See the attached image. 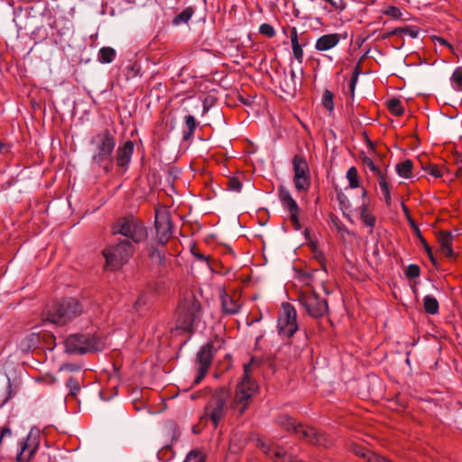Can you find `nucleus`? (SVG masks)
<instances>
[{
  "label": "nucleus",
  "mask_w": 462,
  "mask_h": 462,
  "mask_svg": "<svg viewBox=\"0 0 462 462\" xmlns=\"http://www.w3.org/2000/svg\"><path fill=\"white\" fill-rule=\"evenodd\" d=\"M176 328L192 333L202 317V307L193 291L183 293L177 307Z\"/></svg>",
  "instance_id": "f257e3e1"
},
{
  "label": "nucleus",
  "mask_w": 462,
  "mask_h": 462,
  "mask_svg": "<svg viewBox=\"0 0 462 462\" xmlns=\"http://www.w3.org/2000/svg\"><path fill=\"white\" fill-rule=\"evenodd\" d=\"M82 312L81 303L74 298H68L47 303L42 315L43 320L62 326L80 316Z\"/></svg>",
  "instance_id": "f03ea898"
},
{
  "label": "nucleus",
  "mask_w": 462,
  "mask_h": 462,
  "mask_svg": "<svg viewBox=\"0 0 462 462\" xmlns=\"http://www.w3.org/2000/svg\"><path fill=\"white\" fill-rule=\"evenodd\" d=\"M135 252L134 245L128 239H118L116 243L106 246L102 254L105 257L104 269L116 272L133 257Z\"/></svg>",
  "instance_id": "7ed1b4c3"
},
{
  "label": "nucleus",
  "mask_w": 462,
  "mask_h": 462,
  "mask_svg": "<svg viewBox=\"0 0 462 462\" xmlns=\"http://www.w3.org/2000/svg\"><path fill=\"white\" fill-rule=\"evenodd\" d=\"M249 367L248 364L244 365V378L237 385L230 403V408L236 418L244 415L258 390L256 382L249 377Z\"/></svg>",
  "instance_id": "20e7f679"
},
{
  "label": "nucleus",
  "mask_w": 462,
  "mask_h": 462,
  "mask_svg": "<svg viewBox=\"0 0 462 462\" xmlns=\"http://www.w3.org/2000/svg\"><path fill=\"white\" fill-rule=\"evenodd\" d=\"M231 393L227 387L216 388L204 407L201 419L209 420L213 428L217 429L227 413Z\"/></svg>",
  "instance_id": "39448f33"
},
{
  "label": "nucleus",
  "mask_w": 462,
  "mask_h": 462,
  "mask_svg": "<svg viewBox=\"0 0 462 462\" xmlns=\"http://www.w3.org/2000/svg\"><path fill=\"white\" fill-rule=\"evenodd\" d=\"M297 300L306 313L313 319H320L328 312V300L321 298L310 283L300 288Z\"/></svg>",
  "instance_id": "423d86ee"
},
{
  "label": "nucleus",
  "mask_w": 462,
  "mask_h": 462,
  "mask_svg": "<svg viewBox=\"0 0 462 462\" xmlns=\"http://www.w3.org/2000/svg\"><path fill=\"white\" fill-rule=\"evenodd\" d=\"M64 344L66 352L80 355L99 352L105 347V343L99 337L89 333L71 334L65 339Z\"/></svg>",
  "instance_id": "0eeeda50"
},
{
  "label": "nucleus",
  "mask_w": 462,
  "mask_h": 462,
  "mask_svg": "<svg viewBox=\"0 0 462 462\" xmlns=\"http://www.w3.org/2000/svg\"><path fill=\"white\" fill-rule=\"evenodd\" d=\"M113 235H121L134 245L146 239L148 233L143 222L133 216L122 217L116 220L112 226Z\"/></svg>",
  "instance_id": "6e6552de"
},
{
  "label": "nucleus",
  "mask_w": 462,
  "mask_h": 462,
  "mask_svg": "<svg viewBox=\"0 0 462 462\" xmlns=\"http://www.w3.org/2000/svg\"><path fill=\"white\" fill-rule=\"evenodd\" d=\"M90 143L95 146L96 153L92 156V162L101 166L105 162H111V157L116 147V134L109 129H104L97 133Z\"/></svg>",
  "instance_id": "1a4fd4ad"
},
{
  "label": "nucleus",
  "mask_w": 462,
  "mask_h": 462,
  "mask_svg": "<svg viewBox=\"0 0 462 462\" xmlns=\"http://www.w3.org/2000/svg\"><path fill=\"white\" fill-rule=\"evenodd\" d=\"M293 170V185L299 193L307 192L311 185L310 167L307 160L302 153H297L293 156L292 161Z\"/></svg>",
  "instance_id": "9d476101"
},
{
  "label": "nucleus",
  "mask_w": 462,
  "mask_h": 462,
  "mask_svg": "<svg viewBox=\"0 0 462 462\" xmlns=\"http://www.w3.org/2000/svg\"><path fill=\"white\" fill-rule=\"evenodd\" d=\"M41 442V431L32 428L27 437L19 442L20 451L16 456L17 462H30L37 453Z\"/></svg>",
  "instance_id": "9b49d317"
},
{
  "label": "nucleus",
  "mask_w": 462,
  "mask_h": 462,
  "mask_svg": "<svg viewBox=\"0 0 462 462\" xmlns=\"http://www.w3.org/2000/svg\"><path fill=\"white\" fill-rule=\"evenodd\" d=\"M216 352L217 347H215L213 342H208L200 347L196 357V361L199 365V373L195 377L192 385L200 383V382L204 379L209 366L211 365Z\"/></svg>",
  "instance_id": "f8f14e48"
},
{
  "label": "nucleus",
  "mask_w": 462,
  "mask_h": 462,
  "mask_svg": "<svg viewBox=\"0 0 462 462\" xmlns=\"http://www.w3.org/2000/svg\"><path fill=\"white\" fill-rule=\"evenodd\" d=\"M283 315L278 319L280 334L291 337L298 330L297 312L295 308L289 302L282 303Z\"/></svg>",
  "instance_id": "ddd939ff"
},
{
  "label": "nucleus",
  "mask_w": 462,
  "mask_h": 462,
  "mask_svg": "<svg viewBox=\"0 0 462 462\" xmlns=\"http://www.w3.org/2000/svg\"><path fill=\"white\" fill-rule=\"evenodd\" d=\"M156 240L161 245H165L172 236V221L170 212L155 211Z\"/></svg>",
  "instance_id": "4468645a"
},
{
  "label": "nucleus",
  "mask_w": 462,
  "mask_h": 462,
  "mask_svg": "<svg viewBox=\"0 0 462 462\" xmlns=\"http://www.w3.org/2000/svg\"><path fill=\"white\" fill-rule=\"evenodd\" d=\"M299 439L316 446L328 445V437L315 428L299 423L294 433Z\"/></svg>",
  "instance_id": "2eb2a0df"
},
{
  "label": "nucleus",
  "mask_w": 462,
  "mask_h": 462,
  "mask_svg": "<svg viewBox=\"0 0 462 462\" xmlns=\"http://www.w3.org/2000/svg\"><path fill=\"white\" fill-rule=\"evenodd\" d=\"M256 447L274 462H289L291 457H294L291 455H287L282 448L275 446L272 442H265L260 438L256 439Z\"/></svg>",
  "instance_id": "dca6fc26"
},
{
  "label": "nucleus",
  "mask_w": 462,
  "mask_h": 462,
  "mask_svg": "<svg viewBox=\"0 0 462 462\" xmlns=\"http://www.w3.org/2000/svg\"><path fill=\"white\" fill-rule=\"evenodd\" d=\"M134 144L131 140L125 141L120 145L116 153V165L122 169H126L131 162L134 153Z\"/></svg>",
  "instance_id": "f3484780"
},
{
  "label": "nucleus",
  "mask_w": 462,
  "mask_h": 462,
  "mask_svg": "<svg viewBox=\"0 0 462 462\" xmlns=\"http://www.w3.org/2000/svg\"><path fill=\"white\" fill-rule=\"evenodd\" d=\"M221 310L226 315H235L240 311L241 304L235 297L228 295L225 291L220 294Z\"/></svg>",
  "instance_id": "a211bd4d"
},
{
  "label": "nucleus",
  "mask_w": 462,
  "mask_h": 462,
  "mask_svg": "<svg viewBox=\"0 0 462 462\" xmlns=\"http://www.w3.org/2000/svg\"><path fill=\"white\" fill-rule=\"evenodd\" d=\"M439 242L440 244L441 253L448 258L455 259L457 254L452 248L453 235L450 231H440L439 233Z\"/></svg>",
  "instance_id": "6ab92c4d"
},
{
  "label": "nucleus",
  "mask_w": 462,
  "mask_h": 462,
  "mask_svg": "<svg viewBox=\"0 0 462 462\" xmlns=\"http://www.w3.org/2000/svg\"><path fill=\"white\" fill-rule=\"evenodd\" d=\"M42 336L40 333L32 332L21 339L19 348L23 353H29L40 347Z\"/></svg>",
  "instance_id": "aec40b11"
},
{
  "label": "nucleus",
  "mask_w": 462,
  "mask_h": 462,
  "mask_svg": "<svg viewBox=\"0 0 462 462\" xmlns=\"http://www.w3.org/2000/svg\"><path fill=\"white\" fill-rule=\"evenodd\" d=\"M341 37L338 33H328L320 36L316 43L315 49L319 51H326L337 46Z\"/></svg>",
  "instance_id": "412c9836"
},
{
  "label": "nucleus",
  "mask_w": 462,
  "mask_h": 462,
  "mask_svg": "<svg viewBox=\"0 0 462 462\" xmlns=\"http://www.w3.org/2000/svg\"><path fill=\"white\" fill-rule=\"evenodd\" d=\"M278 197L282 207L290 213L300 211V208L296 200L291 197L290 191L284 186H280L278 188Z\"/></svg>",
  "instance_id": "4be33fe9"
},
{
  "label": "nucleus",
  "mask_w": 462,
  "mask_h": 462,
  "mask_svg": "<svg viewBox=\"0 0 462 462\" xmlns=\"http://www.w3.org/2000/svg\"><path fill=\"white\" fill-rule=\"evenodd\" d=\"M280 88L288 95H294L297 90L296 74L293 69L283 71V79L280 81Z\"/></svg>",
  "instance_id": "5701e85b"
},
{
  "label": "nucleus",
  "mask_w": 462,
  "mask_h": 462,
  "mask_svg": "<svg viewBox=\"0 0 462 462\" xmlns=\"http://www.w3.org/2000/svg\"><path fill=\"white\" fill-rule=\"evenodd\" d=\"M410 226H411L412 231L414 232L415 236H417V238L420 240V242L423 245L424 250H425L430 261L431 262L432 265L435 268H438V262L433 254L432 248L427 243L426 239L423 237L419 226L415 223V221H410Z\"/></svg>",
  "instance_id": "b1692460"
},
{
  "label": "nucleus",
  "mask_w": 462,
  "mask_h": 462,
  "mask_svg": "<svg viewBox=\"0 0 462 462\" xmlns=\"http://www.w3.org/2000/svg\"><path fill=\"white\" fill-rule=\"evenodd\" d=\"M290 38L291 42L292 53L297 61L301 64L303 62V50L302 45L299 42L298 32L296 27L291 28Z\"/></svg>",
  "instance_id": "393cba45"
},
{
  "label": "nucleus",
  "mask_w": 462,
  "mask_h": 462,
  "mask_svg": "<svg viewBox=\"0 0 462 462\" xmlns=\"http://www.w3.org/2000/svg\"><path fill=\"white\" fill-rule=\"evenodd\" d=\"M275 423L279 427L284 429L285 430L291 433H294L299 424L294 418L286 414H281L277 416V418L275 419Z\"/></svg>",
  "instance_id": "a878e982"
},
{
  "label": "nucleus",
  "mask_w": 462,
  "mask_h": 462,
  "mask_svg": "<svg viewBox=\"0 0 462 462\" xmlns=\"http://www.w3.org/2000/svg\"><path fill=\"white\" fill-rule=\"evenodd\" d=\"M360 218L365 226L371 228L372 233L376 224V217L370 211L366 202H364L360 207Z\"/></svg>",
  "instance_id": "bb28decb"
},
{
  "label": "nucleus",
  "mask_w": 462,
  "mask_h": 462,
  "mask_svg": "<svg viewBox=\"0 0 462 462\" xmlns=\"http://www.w3.org/2000/svg\"><path fill=\"white\" fill-rule=\"evenodd\" d=\"M413 162L411 160L407 159L396 164V172L400 177L409 179L412 176Z\"/></svg>",
  "instance_id": "cd10ccee"
},
{
  "label": "nucleus",
  "mask_w": 462,
  "mask_h": 462,
  "mask_svg": "<svg viewBox=\"0 0 462 462\" xmlns=\"http://www.w3.org/2000/svg\"><path fill=\"white\" fill-rule=\"evenodd\" d=\"M439 301L430 295H426L423 299V308L426 313L434 315L439 312Z\"/></svg>",
  "instance_id": "c85d7f7f"
},
{
  "label": "nucleus",
  "mask_w": 462,
  "mask_h": 462,
  "mask_svg": "<svg viewBox=\"0 0 462 462\" xmlns=\"http://www.w3.org/2000/svg\"><path fill=\"white\" fill-rule=\"evenodd\" d=\"M116 56L115 49L112 47H102L98 51L97 60L102 63H111Z\"/></svg>",
  "instance_id": "c756f323"
},
{
  "label": "nucleus",
  "mask_w": 462,
  "mask_h": 462,
  "mask_svg": "<svg viewBox=\"0 0 462 462\" xmlns=\"http://www.w3.org/2000/svg\"><path fill=\"white\" fill-rule=\"evenodd\" d=\"M390 113L395 116H402L404 114V107L400 99L393 97L386 103Z\"/></svg>",
  "instance_id": "7c9ffc66"
},
{
  "label": "nucleus",
  "mask_w": 462,
  "mask_h": 462,
  "mask_svg": "<svg viewBox=\"0 0 462 462\" xmlns=\"http://www.w3.org/2000/svg\"><path fill=\"white\" fill-rule=\"evenodd\" d=\"M185 124L188 130L183 132V140L188 141L193 135L198 126V123L193 116L188 115L185 116Z\"/></svg>",
  "instance_id": "2f4dec72"
},
{
  "label": "nucleus",
  "mask_w": 462,
  "mask_h": 462,
  "mask_svg": "<svg viewBox=\"0 0 462 462\" xmlns=\"http://www.w3.org/2000/svg\"><path fill=\"white\" fill-rule=\"evenodd\" d=\"M193 14H194L193 7L189 6L187 8H185L182 12H180L179 14H177L173 18L172 23L175 25H178L180 23H187L192 17Z\"/></svg>",
  "instance_id": "473e14b6"
},
{
  "label": "nucleus",
  "mask_w": 462,
  "mask_h": 462,
  "mask_svg": "<svg viewBox=\"0 0 462 462\" xmlns=\"http://www.w3.org/2000/svg\"><path fill=\"white\" fill-rule=\"evenodd\" d=\"M378 184L383 191V197H384V200H385V203L390 206L391 205V202H392V198H391V192H390V188H389V184L386 180V176L385 174H383V176H380L378 178Z\"/></svg>",
  "instance_id": "72a5a7b5"
},
{
  "label": "nucleus",
  "mask_w": 462,
  "mask_h": 462,
  "mask_svg": "<svg viewBox=\"0 0 462 462\" xmlns=\"http://www.w3.org/2000/svg\"><path fill=\"white\" fill-rule=\"evenodd\" d=\"M66 386L69 390V396L76 397L78 393L80 392V383L74 376H70L67 379Z\"/></svg>",
  "instance_id": "f704fd0d"
},
{
  "label": "nucleus",
  "mask_w": 462,
  "mask_h": 462,
  "mask_svg": "<svg viewBox=\"0 0 462 462\" xmlns=\"http://www.w3.org/2000/svg\"><path fill=\"white\" fill-rule=\"evenodd\" d=\"M346 179L348 180L349 187L351 189H356L359 187L358 172L356 167L352 166L348 169L346 172Z\"/></svg>",
  "instance_id": "c9c22d12"
},
{
  "label": "nucleus",
  "mask_w": 462,
  "mask_h": 462,
  "mask_svg": "<svg viewBox=\"0 0 462 462\" xmlns=\"http://www.w3.org/2000/svg\"><path fill=\"white\" fill-rule=\"evenodd\" d=\"M322 105L328 112L334 110V94L328 89H325L323 92Z\"/></svg>",
  "instance_id": "e433bc0d"
},
{
  "label": "nucleus",
  "mask_w": 462,
  "mask_h": 462,
  "mask_svg": "<svg viewBox=\"0 0 462 462\" xmlns=\"http://www.w3.org/2000/svg\"><path fill=\"white\" fill-rule=\"evenodd\" d=\"M362 162L365 166H366L374 174L379 178L383 176L384 173L374 164L373 160L366 155H363L361 157Z\"/></svg>",
  "instance_id": "4c0bfd02"
},
{
  "label": "nucleus",
  "mask_w": 462,
  "mask_h": 462,
  "mask_svg": "<svg viewBox=\"0 0 462 462\" xmlns=\"http://www.w3.org/2000/svg\"><path fill=\"white\" fill-rule=\"evenodd\" d=\"M419 160L420 162H421L422 164V169L429 174H430L431 176L435 177V178H439L442 176V172H441V170L438 167V165L436 164H432V163H429L427 165H424L421 159L419 157Z\"/></svg>",
  "instance_id": "58836bf2"
},
{
  "label": "nucleus",
  "mask_w": 462,
  "mask_h": 462,
  "mask_svg": "<svg viewBox=\"0 0 462 462\" xmlns=\"http://www.w3.org/2000/svg\"><path fill=\"white\" fill-rule=\"evenodd\" d=\"M360 63H361V60H359L358 63L355 66V69H354V71L352 74V78H351V80L349 83V88H350V93H351L352 97H354L355 88H356V84L358 76L362 72Z\"/></svg>",
  "instance_id": "ea45409f"
},
{
  "label": "nucleus",
  "mask_w": 462,
  "mask_h": 462,
  "mask_svg": "<svg viewBox=\"0 0 462 462\" xmlns=\"http://www.w3.org/2000/svg\"><path fill=\"white\" fill-rule=\"evenodd\" d=\"M183 462H205V456L198 449L191 450Z\"/></svg>",
  "instance_id": "a19ab883"
},
{
  "label": "nucleus",
  "mask_w": 462,
  "mask_h": 462,
  "mask_svg": "<svg viewBox=\"0 0 462 462\" xmlns=\"http://www.w3.org/2000/svg\"><path fill=\"white\" fill-rule=\"evenodd\" d=\"M150 256L152 259V261H154L158 264H160V265L165 264L166 259H165V254H164L163 251H161L158 248H153L150 254Z\"/></svg>",
  "instance_id": "79ce46f5"
},
{
  "label": "nucleus",
  "mask_w": 462,
  "mask_h": 462,
  "mask_svg": "<svg viewBox=\"0 0 462 462\" xmlns=\"http://www.w3.org/2000/svg\"><path fill=\"white\" fill-rule=\"evenodd\" d=\"M400 34L409 35L411 38H417L420 32V28L417 26H403L398 27Z\"/></svg>",
  "instance_id": "37998d69"
},
{
  "label": "nucleus",
  "mask_w": 462,
  "mask_h": 462,
  "mask_svg": "<svg viewBox=\"0 0 462 462\" xmlns=\"http://www.w3.org/2000/svg\"><path fill=\"white\" fill-rule=\"evenodd\" d=\"M450 80L456 85L457 89H462V68L458 67L454 70Z\"/></svg>",
  "instance_id": "c03bdc74"
},
{
  "label": "nucleus",
  "mask_w": 462,
  "mask_h": 462,
  "mask_svg": "<svg viewBox=\"0 0 462 462\" xmlns=\"http://www.w3.org/2000/svg\"><path fill=\"white\" fill-rule=\"evenodd\" d=\"M420 275V268L419 265L415 263H411L408 265L407 269L405 270V276L408 279H413L417 278Z\"/></svg>",
  "instance_id": "a18cd8bd"
},
{
  "label": "nucleus",
  "mask_w": 462,
  "mask_h": 462,
  "mask_svg": "<svg viewBox=\"0 0 462 462\" xmlns=\"http://www.w3.org/2000/svg\"><path fill=\"white\" fill-rule=\"evenodd\" d=\"M259 32L268 38H273L275 36V30L269 23L261 24L259 27Z\"/></svg>",
  "instance_id": "49530a36"
},
{
  "label": "nucleus",
  "mask_w": 462,
  "mask_h": 462,
  "mask_svg": "<svg viewBox=\"0 0 462 462\" xmlns=\"http://www.w3.org/2000/svg\"><path fill=\"white\" fill-rule=\"evenodd\" d=\"M227 189L233 191H240L242 189V183L236 177H231L226 181Z\"/></svg>",
  "instance_id": "de8ad7c7"
},
{
  "label": "nucleus",
  "mask_w": 462,
  "mask_h": 462,
  "mask_svg": "<svg viewBox=\"0 0 462 462\" xmlns=\"http://www.w3.org/2000/svg\"><path fill=\"white\" fill-rule=\"evenodd\" d=\"M352 451L358 457H365L368 460V454H374L373 452L366 449L365 447L359 445H354L352 447Z\"/></svg>",
  "instance_id": "09e8293b"
},
{
  "label": "nucleus",
  "mask_w": 462,
  "mask_h": 462,
  "mask_svg": "<svg viewBox=\"0 0 462 462\" xmlns=\"http://www.w3.org/2000/svg\"><path fill=\"white\" fill-rule=\"evenodd\" d=\"M314 258L321 264L323 270L326 267V257L325 254L318 249V245H314L313 248Z\"/></svg>",
  "instance_id": "8fccbe9b"
},
{
  "label": "nucleus",
  "mask_w": 462,
  "mask_h": 462,
  "mask_svg": "<svg viewBox=\"0 0 462 462\" xmlns=\"http://www.w3.org/2000/svg\"><path fill=\"white\" fill-rule=\"evenodd\" d=\"M337 199L342 208H350V202L348 200V198L342 190H337Z\"/></svg>",
  "instance_id": "3c124183"
},
{
  "label": "nucleus",
  "mask_w": 462,
  "mask_h": 462,
  "mask_svg": "<svg viewBox=\"0 0 462 462\" xmlns=\"http://www.w3.org/2000/svg\"><path fill=\"white\" fill-rule=\"evenodd\" d=\"M385 15L391 16L393 18H400L402 16L401 10L396 6H388L387 9L383 11Z\"/></svg>",
  "instance_id": "603ef678"
},
{
  "label": "nucleus",
  "mask_w": 462,
  "mask_h": 462,
  "mask_svg": "<svg viewBox=\"0 0 462 462\" xmlns=\"http://www.w3.org/2000/svg\"><path fill=\"white\" fill-rule=\"evenodd\" d=\"M328 3L335 10L343 11L346 8L344 0H324Z\"/></svg>",
  "instance_id": "864d4df0"
},
{
  "label": "nucleus",
  "mask_w": 462,
  "mask_h": 462,
  "mask_svg": "<svg viewBox=\"0 0 462 462\" xmlns=\"http://www.w3.org/2000/svg\"><path fill=\"white\" fill-rule=\"evenodd\" d=\"M432 41L434 42H439L440 45H443V46H447L450 51L454 52V47L452 44H450L447 40H445L444 38L440 37V36H432Z\"/></svg>",
  "instance_id": "5fc2aeb1"
},
{
  "label": "nucleus",
  "mask_w": 462,
  "mask_h": 462,
  "mask_svg": "<svg viewBox=\"0 0 462 462\" xmlns=\"http://www.w3.org/2000/svg\"><path fill=\"white\" fill-rule=\"evenodd\" d=\"M60 370H67L69 372H78V371L81 370V366L77 364L67 363V364H63L61 365Z\"/></svg>",
  "instance_id": "6e6d98bb"
},
{
  "label": "nucleus",
  "mask_w": 462,
  "mask_h": 462,
  "mask_svg": "<svg viewBox=\"0 0 462 462\" xmlns=\"http://www.w3.org/2000/svg\"><path fill=\"white\" fill-rule=\"evenodd\" d=\"M368 462H392V461L374 453V454H368Z\"/></svg>",
  "instance_id": "4d7b16f0"
},
{
  "label": "nucleus",
  "mask_w": 462,
  "mask_h": 462,
  "mask_svg": "<svg viewBox=\"0 0 462 462\" xmlns=\"http://www.w3.org/2000/svg\"><path fill=\"white\" fill-rule=\"evenodd\" d=\"M399 34H400V31H399V28L397 27V28H395V29H393V30H392V31H390V32H388L384 33V34L382 36V38H383V39H388V38H390V37H392V36L399 35Z\"/></svg>",
  "instance_id": "13d9d810"
},
{
  "label": "nucleus",
  "mask_w": 462,
  "mask_h": 462,
  "mask_svg": "<svg viewBox=\"0 0 462 462\" xmlns=\"http://www.w3.org/2000/svg\"><path fill=\"white\" fill-rule=\"evenodd\" d=\"M402 208L403 213L405 214L408 223L410 224V221H414L413 218L410 215V210H409L408 207L404 203H402Z\"/></svg>",
  "instance_id": "bf43d9fd"
},
{
  "label": "nucleus",
  "mask_w": 462,
  "mask_h": 462,
  "mask_svg": "<svg viewBox=\"0 0 462 462\" xmlns=\"http://www.w3.org/2000/svg\"><path fill=\"white\" fill-rule=\"evenodd\" d=\"M11 435H12V430L8 426H5L2 428V430L0 431V436L2 438H5L6 436L10 437Z\"/></svg>",
  "instance_id": "052dcab7"
},
{
  "label": "nucleus",
  "mask_w": 462,
  "mask_h": 462,
  "mask_svg": "<svg viewBox=\"0 0 462 462\" xmlns=\"http://www.w3.org/2000/svg\"><path fill=\"white\" fill-rule=\"evenodd\" d=\"M238 99L241 103H243L244 105H246V106H251L253 104V99L250 97H244L240 96Z\"/></svg>",
  "instance_id": "680f3d73"
},
{
  "label": "nucleus",
  "mask_w": 462,
  "mask_h": 462,
  "mask_svg": "<svg viewBox=\"0 0 462 462\" xmlns=\"http://www.w3.org/2000/svg\"><path fill=\"white\" fill-rule=\"evenodd\" d=\"M10 151V146L5 143H0V154L7 153Z\"/></svg>",
  "instance_id": "e2e57ef3"
},
{
  "label": "nucleus",
  "mask_w": 462,
  "mask_h": 462,
  "mask_svg": "<svg viewBox=\"0 0 462 462\" xmlns=\"http://www.w3.org/2000/svg\"><path fill=\"white\" fill-rule=\"evenodd\" d=\"M299 214H300V211H295V212L290 213V219H291V224L296 223L297 221L300 220Z\"/></svg>",
  "instance_id": "0e129e2a"
},
{
  "label": "nucleus",
  "mask_w": 462,
  "mask_h": 462,
  "mask_svg": "<svg viewBox=\"0 0 462 462\" xmlns=\"http://www.w3.org/2000/svg\"><path fill=\"white\" fill-rule=\"evenodd\" d=\"M143 295H141L139 296V298L136 300L135 303H134V309L138 310V307L142 304H144V300H143Z\"/></svg>",
  "instance_id": "69168bd1"
},
{
  "label": "nucleus",
  "mask_w": 462,
  "mask_h": 462,
  "mask_svg": "<svg viewBox=\"0 0 462 462\" xmlns=\"http://www.w3.org/2000/svg\"><path fill=\"white\" fill-rule=\"evenodd\" d=\"M106 164L104 166V170L108 172L112 170L113 165V157H111V162H105Z\"/></svg>",
  "instance_id": "338daca9"
},
{
  "label": "nucleus",
  "mask_w": 462,
  "mask_h": 462,
  "mask_svg": "<svg viewBox=\"0 0 462 462\" xmlns=\"http://www.w3.org/2000/svg\"><path fill=\"white\" fill-rule=\"evenodd\" d=\"M456 162L458 166L462 167V153H459L456 156Z\"/></svg>",
  "instance_id": "774afa93"
}]
</instances>
